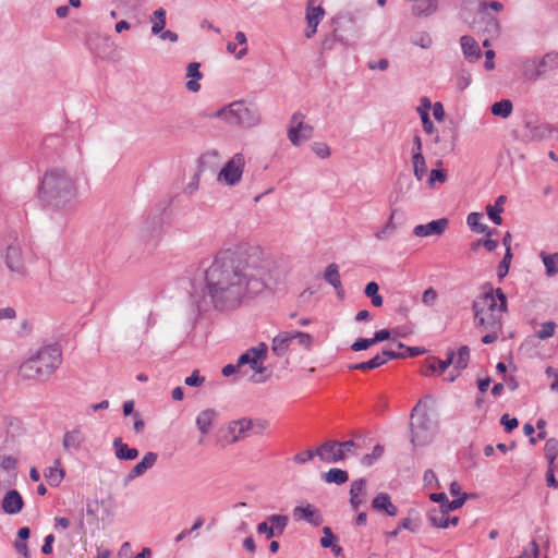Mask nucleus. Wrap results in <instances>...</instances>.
Returning a JSON list of instances; mask_svg holds the SVG:
<instances>
[{"label":"nucleus","instance_id":"5701e85b","mask_svg":"<svg viewBox=\"0 0 558 558\" xmlns=\"http://www.w3.org/2000/svg\"><path fill=\"white\" fill-rule=\"evenodd\" d=\"M293 340V336L289 331L279 332L271 342V352L278 357L287 354L289 347Z\"/></svg>","mask_w":558,"mask_h":558},{"label":"nucleus","instance_id":"f3484780","mask_svg":"<svg viewBox=\"0 0 558 558\" xmlns=\"http://www.w3.org/2000/svg\"><path fill=\"white\" fill-rule=\"evenodd\" d=\"M468 498L466 494H462L461 497L449 500L445 493H433L429 495V499L434 502L439 504V510L453 511L463 506Z\"/></svg>","mask_w":558,"mask_h":558},{"label":"nucleus","instance_id":"b1692460","mask_svg":"<svg viewBox=\"0 0 558 558\" xmlns=\"http://www.w3.org/2000/svg\"><path fill=\"white\" fill-rule=\"evenodd\" d=\"M525 136L531 141H542L548 137L554 129L547 123H532L525 125Z\"/></svg>","mask_w":558,"mask_h":558},{"label":"nucleus","instance_id":"0eeeda50","mask_svg":"<svg viewBox=\"0 0 558 558\" xmlns=\"http://www.w3.org/2000/svg\"><path fill=\"white\" fill-rule=\"evenodd\" d=\"M472 310H486L489 313L502 315L507 311V298L500 288L490 289L474 300Z\"/></svg>","mask_w":558,"mask_h":558},{"label":"nucleus","instance_id":"69168bd1","mask_svg":"<svg viewBox=\"0 0 558 558\" xmlns=\"http://www.w3.org/2000/svg\"><path fill=\"white\" fill-rule=\"evenodd\" d=\"M257 533L258 534H262V535H265L267 538H271L274 536H277L276 533L274 532V529L272 526L270 525V523L268 522V520L264 521V522H260L258 525H257Z\"/></svg>","mask_w":558,"mask_h":558},{"label":"nucleus","instance_id":"6e6552de","mask_svg":"<svg viewBox=\"0 0 558 558\" xmlns=\"http://www.w3.org/2000/svg\"><path fill=\"white\" fill-rule=\"evenodd\" d=\"M244 166V155L241 153L235 154L220 170L218 181L230 186L236 185L242 179Z\"/></svg>","mask_w":558,"mask_h":558},{"label":"nucleus","instance_id":"864d4df0","mask_svg":"<svg viewBox=\"0 0 558 558\" xmlns=\"http://www.w3.org/2000/svg\"><path fill=\"white\" fill-rule=\"evenodd\" d=\"M401 530H410L411 532H417V526H413L411 519L405 518L399 523L397 529H395L393 531L387 532L386 535L388 537L395 538L399 535Z\"/></svg>","mask_w":558,"mask_h":558},{"label":"nucleus","instance_id":"412c9836","mask_svg":"<svg viewBox=\"0 0 558 558\" xmlns=\"http://www.w3.org/2000/svg\"><path fill=\"white\" fill-rule=\"evenodd\" d=\"M24 501L21 494L15 490H9L2 500V509L8 514H16L23 509Z\"/></svg>","mask_w":558,"mask_h":558},{"label":"nucleus","instance_id":"e2e57ef3","mask_svg":"<svg viewBox=\"0 0 558 558\" xmlns=\"http://www.w3.org/2000/svg\"><path fill=\"white\" fill-rule=\"evenodd\" d=\"M365 485H366V481L364 478H359V480L353 481L351 483L350 497L365 495L363 493Z\"/></svg>","mask_w":558,"mask_h":558},{"label":"nucleus","instance_id":"3c124183","mask_svg":"<svg viewBox=\"0 0 558 558\" xmlns=\"http://www.w3.org/2000/svg\"><path fill=\"white\" fill-rule=\"evenodd\" d=\"M511 259H512V252L507 250V252L504 255V258L501 259V262L499 263L498 268H497V275L500 279H502L504 277L507 276L509 268H510Z\"/></svg>","mask_w":558,"mask_h":558},{"label":"nucleus","instance_id":"f257e3e1","mask_svg":"<svg viewBox=\"0 0 558 558\" xmlns=\"http://www.w3.org/2000/svg\"><path fill=\"white\" fill-rule=\"evenodd\" d=\"M269 287L266 270L243 252L221 251L211 260H203L192 282L191 296L198 310L210 303L217 311H232L246 296H255Z\"/></svg>","mask_w":558,"mask_h":558},{"label":"nucleus","instance_id":"1a4fd4ad","mask_svg":"<svg viewBox=\"0 0 558 558\" xmlns=\"http://www.w3.org/2000/svg\"><path fill=\"white\" fill-rule=\"evenodd\" d=\"M305 116L294 112L288 128V138L294 146L307 141L313 135V126L304 122Z\"/></svg>","mask_w":558,"mask_h":558},{"label":"nucleus","instance_id":"9b49d317","mask_svg":"<svg viewBox=\"0 0 558 558\" xmlns=\"http://www.w3.org/2000/svg\"><path fill=\"white\" fill-rule=\"evenodd\" d=\"M315 454L326 463H337L344 460V450L339 448L338 440H327L316 448Z\"/></svg>","mask_w":558,"mask_h":558},{"label":"nucleus","instance_id":"79ce46f5","mask_svg":"<svg viewBox=\"0 0 558 558\" xmlns=\"http://www.w3.org/2000/svg\"><path fill=\"white\" fill-rule=\"evenodd\" d=\"M421 101L424 107V109H418L420 114H421L422 124H423L424 131L428 134H432L435 130L434 124L430 121L429 114H428V110L432 105H430L429 99L426 97H423Z\"/></svg>","mask_w":558,"mask_h":558},{"label":"nucleus","instance_id":"a18cd8bd","mask_svg":"<svg viewBox=\"0 0 558 558\" xmlns=\"http://www.w3.org/2000/svg\"><path fill=\"white\" fill-rule=\"evenodd\" d=\"M412 162L414 168V175L418 181L423 180L424 175L427 172V167L425 162V158L422 153H415L412 156Z\"/></svg>","mask_w":558,"mask_h":558},{"label":"nucleus","instance_id":"2eb2a0df","mask_svg":"<svg viewBox=\"0 0 558 558\" xmlns=\"http://www.w3.org/2000/svg\"><path fill=\"white\" fill-rule=\"evenodd\" d=\"M477 325L488 330L498 331L501 328V315L489 313L486 310H473Z\"/></svg>","mask_w":558,"mask_h":558},{"label":"nucleus","instance_id":"c9c22d12","mask_svg":"<svg viewBox=\"0 0 558 558\" xmlns=\"http://www.w3.org/2000/svg\"><path fill=\"white\" fill-rule=\"evenodd\" d=\"M483 215L481 213H471L466 218L468 226L477 233H485L486 236H492L493 231L481 222Z\"/></svg>","mask_w":558,"mask_h":558},{"label":"nucleus","instance_id":"cd10ccee","mask_svg":"<svg viewBox=\"0 0 558 558\" xmlns=\"http://www.w3.org/2000/svg\"><path fill=\"white\" fill-rule=\"evenodd\" d=\"M522 74L525 80L535 82L543 77L537 58L526 59L522 62Z\"/></svg>","mask_w":558,"mask_h":558},{"label":"nucleus","instance_id":"a211bd4d","mask_svg":"<svg viewBox=\"0 0 558 558\" xmlns=\"http://www.w3.org/2000/svg\"><path fill=\"white\" fill-rule=\"evenodd\" d=\"M84 442L85 435L83 430L78 427H75L64 434L62 445L65 451L77 452L81 450Z\"/></svg>","mask_w":558,"mask_h":558},{"label":"nucleus","instance_id":"7c9ffc66","mask_svg":"<svg viewBox=\"0 0 558 558\" xmlns=\"http://www.w3.org/2000/svg\"><path fill=\"white\" fill-rule=\"evenodd\" d=\"M216 412L214 410H204L196 417V426L203 435H207L210 432Z\"/></svg>","mask_w":558,"mask_h":558},{"label":"nucleus","instance_id":"0e129e2a","mask_svg":"<svg viewBox=\"0 0 558 558\" xmlns=\"http://www.w3.org/2000/svg\"><path fill=\"white\" fill-rule=\"evenodd\" d=\"M312 149L319 158L325 159L330 156V148L325 143H314Z\"/></svg>","mask_w":558,"mask_h":558},{"label":"nucleus","instance_id":"49530a36","mask_svg":"<svg viewBox=\"0 0 558 558\" xmlns=\"http://www.w3.org/2000/svg\"><path fill=\"white\" fill-rule=\"evenodd\" d=\"M544 454L548 464L554 465L555 459L558 456V439L549 438L544 447Z\"/></svg>","mask_w":558,"mask_h":558},{"label":"nucleus","instance_id":"603ef678","mask_svg":"<svg viewBox=\"0 0 558 558\" xmlns=\"http://www.w3.org/2000/svg\"><path fill=\"white\" fill-rule=\"evenodd\" d=\"M395 210L391 213L387 223L385 225V227L378 231L375 236L378 239V240H384L386 238H388L390 234H392L397 227L396 225L393 223V217H395Z\"/></svg>","mask_w":558,"mask_h":558},{"label":"nucleus","instance_id":"72a5a7b5","mask_svg":"<svg viewBox=\"0 0 558 558\" xmlns=\"http://www.w3.org/2000/svg\"><path fill=\"white\" fill-rule=\"evenodd\" d=\"M539 257L544 264L546 276H556L558 274V252L554 254H548L542 251L539 253Z\"/></svg>","mask_w":558,"mask_h":558},{"label":"nucleus","instance_id":"ddd939ff","mask_svg":"<svg viewBox=\"0 0 558 558\" xmlns=\"http://www.w3.org/2000/svg\"><path fill=\"white\" fill-rule=\"evenodd\" d=\"M158 454L153 451L146 452L142 460L136 463L133 469L125 475L124 485H128L130 482L135 480L136 477L143 475L148 469L153 468L157 462Z\"/></svg>","mask_w":558,"mask_h":558},{"label":"nucleus","instance_id":"052dcab7","mask_svg":"<svg viewBox=\"0 0 558 558\" xmlns=\"http://www.w3.org/2000/svg\"><path fill=\"white\" fill-rule=\"evenodd\" d=\"M323 533L324 536L320 538V546L323 548H329L333 544L336 536L329 526H324Z\"/></svg>","mask_w":558,"mask_h":558},{"label":"nucleus","instance_id":"7ed1b4c3","mask_svg":"<svg viewBox=\"0 0 558 558\" xmlns=\"http://www.w3.org/2000/svg\"><path fill=\"white\" fill-rule=\"evenodd\" d=\"M61 361L62 352L57 344L44 345L20 365L17 375L23 380H46Z\"/></svg>","mask_w":558,"mask_h":558},{"label":"nucleus","instance_id":"a878e982","mask_svg":"<svg viewBox=\"0 0 558 558\" xmlns=\"http://www.w3.org/2000/svg\"><path fill=\"white\" fill-rule=\"evenodd\" d=\"M461 48L466 60L474 62L481 57V48L477 41L468 35H464L460 39Z\"/></svg>","mask_w":558,"mask_h":558},{"label":"nucleus","instance_id":"c03bdc74","mask_svg":"<svg viewBox=\"0 0 558 558\" xmlns=\"http://www.w3.org/2000/svg\"><path fill=\"white\" fill-rule=\"evenodd\" d=\"M512 109V102L509 99H502L492 106V113L506 119L511 114Z\"/></svg>","mask_w":558,"mask_h":558},{"label":"nucleus","instance_id":"338daca9","mask_svg":"<svg viewBox=\"0 0 558 558\" xmlns=\"http://www.w3.org/2000/svg\"><path fill=\"white\" fill-rule=\"evenodd\" d=\"M500 424L504 425L505 427V430L507 433H510L512 432L514 428L518 427L519 425V422L515 417L513 418H510V416L508 414H504L500 418Z\"/></svg>","mask_w":558,"mask_h":558},{"label":"nucleus","instance_id":"8fccbe9b","mask_svg":"<svg viewBox=\"0 0 558 558\" xmlns=\"http://www.w3.org/2000/svg\"><path fill=\"white\" fill-rule=\"evenodd\" d=\"M293 340H296L299 345L305 350H310L313 344V337L310 333L302 331H291Z\"/></svg>","mask_w":558,"mask_h":558},{"label":"nucleus","instance_id":"bb28decb","mask_svg":"<svg viewBox=\"0 0 558 558\" xmlns=\"http://www.w3.org/2000/svg\"><path fill=\"white\" fill-rule=\"evenodd\" d=\"M112 447L116 458L119 460L132 461L138 456V450L136 448H129L120 437L113 439Z\"/></svg>","mask_w":558,"mask_h":558},{"label":"nucleus","instance_id":"aec40b11","mask_svg":"<svg viewBox=\"0 0 558 558\" xmlns=\"http://www.w3.org/2000/svg\"><path fill=\"white\" fill-rule=\"evenodd\" d=\"M372 508L377 512H384L389 517L398 514V508L392 504L390 496L387 493H379L372 500Z\"/></svg>","mask_w":558,"mask_h":558},{"label":"nucleus","instance_id":"774afa93","mask_svg":"<svg viewBox=\"0 0 558 558\" xmlns=\"http://www.w3.org/2000/svg\"><path fill=\"white\" fill-rule=\"evenodd\" d=\"M314 456H315V452L307 449V450L296 453L293 457V461L298 464H304V463L311 461L314 458Z\"/></svg>","mask_w":558,"mask_h":558},{"label":"nucleus","instance_id":"de8ad7c7","mask_svg":"<svg viewBox=\"0 0 558 558\" xmlns=\"http://www.w3.org/2000/svg\"><path fill=\"white\" fill-rule=\"evenodd\" d=\"M381 366V361L379 360L378 355L376 354L373 359L361 362L356 364L349 365V369H357V371H369Z\"/></svg>","mask_w":558,"mask_h":558},{"label":"nucleus","instance_id":"4468645a","mask_svg":"<svg viewBox=\"0 0 558 558\" xmlns=\"http://www.w3.org/2000/svg\"><path fill=\"white\" fill-rule=\"evenodd\" d=\"M448 227V219L440 218L426 225H417L413 229L416 236L441 235Z\"/></svg>","mask_w":558,"mask_h":558},{"label":"nucleus","instance_id":"f03ea898","mask_svg":"<svg viewBox=\"0 0 558 558\" xmlns=\"http://www.w3.org/2000/svg\"><path fill=\"white\" fill-rule=\"evenodd\" d=\"M38 197L53 209H71L77 202L76 180L65 169L53 167L45 172L38 189Z\"/></svg>","mask_w":558,"mask_h":558},{"label":"nucleus","instance_id":"6e6d98bb","mask_svg":"<svg viewBox=\"0 0 558 558\" xmlns=\"http://www.w3.org/2000/svg\"><path fill=\"white\" fill-rule=\"evenodd\" d=\"M556 329V324L554 322H546L542 324L541 328L537 330V338L541 340H545L554 336Z\"/></svg>","mask_w":558,"mask_h":558},{"label":"nucleus","instance_id":"e433bc0d","mask_svg":"<svg viewBox=\"0 0 558 558\" xmlns=\"http://www.w3.org/2000/svg\"><path fill=\"white\" fill-rule=\"evenodd\" d=\"M437 9L436 0H414L412 12L415 15H429Z\"/></svg>","mask_w":558,"mask_h":558},{"label":"nucleus","instance_id":"c756f323","mask_svg":"<svg viewBox=\"0 0 558 558\" xmlns=\"http://www.w3.org/2000/svg\"><path fill=\"white\" fill-rule=\"evenodd\" d=\"M453 356L454 351L452 349H448L445 360H439L435 356L430 357L428 368L432 373L438 372L439 374H442L450 365H452Z\"/></svg>","mask_w":558,"mask_h":558},{"label":"nucleus","instance_id":"58836bf2","mask_svg":"<svg viewBox=\"0 0 558 558\" xmlns=\"http://www.w3.org/2000/svg\"><path fill=\"white\" fill-rule=\"evenodd\" d=\"M323 478L325 480L326 483L341 485L348 481L349 474L344 470L333 468L330 469L328 472L324 473Z\"/></svg>","mask_w":558,"mask_h":558},{"label":"nucleus","instance_id":"4d7b16f0","mask_svg":"<svg viewBox=\"0 0 558 558\" xmlns=\"http://www.w3.org/2000/svg\"><path fill=\"white\" fill-rule=\"evenodd\" d=\"M379 360L381 361V365L386 364L388 361L397 360V359H404L405 354L402 352H396L393 350H383L380 353L377 354Z\"/></svg>","mask_w":558,"mask_h":558},{"label":"nucleus","instance_id":"9d476101","mask_svg":"<svg viewBox=\"0 0 558 558\" xmlns=\"http://www.w3.org/2000/svg\"><path fill=\"white\" fill-rule=\"evenodd\" d=\"M267 355V345L264 342H260L257 347L250 348L245 353L241 354L238 357L236 366L240 368L250 364L251 368L256 372H262L264 367L260 365V362L266 359Z\"/></svg>","mask_w":558,"mask_h":558},{"label":"nucleus","instance_id":"bf43d9fd","mask_svg":"<svg viewBox=\"0 0 558 558\" xmlns=\"http://www.w3.org/2000/svg\"><path fill=\"white\" fill-rule=\"evenodd\" d=\"M373 344H375L373 338H360L351 344V350L359 352L367 350Z\"/></svg>","mask_w":558,"mask_h":558},{"label":"nucleus","instance_id":"680f3d73","mask_svg":"<svg viewBox=\"0 0 558 558\" xmlns=\"http://www.w3.org/2000/svg\"><path fill=\"white\" fill-rule=\"evenodd\" d=\"M437 298H438L437 291L434 288L429 287L428 289H426L423 292L422 302L426 306H433L435 304V302L437 301Z\"/></svg>","mask_w":558,"mask_h":558},{"label":"nucleus","instance_id":"f704fd0d","mask_svg":"<svg viewBox=\"0 0 558 558\" xmlns=\"http://www.w3.org/2000/svg\"><path fill=\"white\" fill-rule=\"evenodd\" d=\"M506 201H507V197L505 195H500L497 197L494 205L486 206V213H487L489 219L495 225L499 226L502 223V218L500 216V213H502V210H504L502 205L505 204Z\"/></svg>","mask_w":558,"mask_h":558},{"label":"nucleus","instance_id":"20e7f679","mask_svg":"<svg viewBox=\"0 0 558 558\" xmlns=\"http://www.w3.org/2000/svg\"><path fill=\"white\" fill-rule=\"evenodd\" d=\"M216 117L227 123L240 128H253L260 122V113L254 106H247L244 101H233L229 106L218 110Z\"/></svg>","mask_w":558,"mask_h":558},{"label":"nucleus","instance_id":"13d9d810","mask_svg":"<svg viewBox=\"0 0 558 558\" xmlns=\"http://www.w3.org/2000/svg\"><path fill=\"white\" fill-rule=\"evenodd\" d=\"M480 246L485 247L488 252H493L497 248L498 243H497V241L492 240V239H489V236H487V239H480L476 242H474L472 244V250L475 251Z\"/></svg>","mask_w":558,"mask_h":558},{"label":"nucleus","instance_id":"4be33fe9","mask_svg":"<svg viewBox=\"0 0 558 558\" xmlns=\"http://www.w3.org/2000/svg\"><path fill=\"white\" fill-rule=\"evenodd\" d=\"M254 426V422L251 418H240L232 421L229 424L228 432L232 436L231 442H236L244 438L246 433Z\"/></svg>","mask_w":558,"mask_h":558},{"label":"nucleus","instance_id":"4c0bfd02","mask_svg":"<svg viewBox=\"0 0 558 558\" xmlns=\"http://www.w3.org/2000/svg\"><path fill=\"white\" fill-rule=\"evenodd\" d=\"M538 62L544 76L546 72L558 69V52L550 51L538 59Z\"/></svg>","mask_w":558,"mask_h":558},{"label":"nucleus","instance_id":"dca6fc26","mask_svg":"<svg viewBox=\"0 0 558 558\" xmlns=\"http://www.w3.org/2000/svg\"><path fill=\"white\" fill-rule=\"evenodd\" d=\"M293 517L295 520L306 521L314 526H319L324 521L320 511L313 508L312 505H307L305 507H295L293 509Z\"/></svg>","mask_w":558,"mask_h":558},{"label":"nucleus","instance_id":"5fc2aeb1","mask_svg":"<svg viewBox=\"0 0 558 558\" xmlns=\"http://www.w3.org/2000/svg\"><path fill=\"white\" fill-rule=\"evenodd\" d=\"M383 453H384V447L380 445H376L373 448L372 453L365 454L362 457L361 462L363 465L371 466L375 460H377L378 458H380L383 456Z\"/></svg>","mask_w":558,"mask_h":558},{"label":"nucleus","instance_id":"39448f33","mask_svg":"<svg viewBox=\"0 0 558 558\" xmlns=\"http://www.w3.org/2000/svg\"><path fill=\"white\" fill-rule=\"evenodd\" d=\"M422 401L411 411V442L414 447H424L432 442L436 435L437 423L434 422L426 411L418 413Z\"/></svg>","mask_w":558,"mask_h":558},{"label":"nucleus","instance_id":"c85d7f7f","mask_svg":"<svg viewBox=\"0 0 558 558\" xmlns=\"http://www.w3.org/2000/svg\"><path fill=\"white\" fill-rule=\"evenodd\" d=\"M201 64L198 62H191L186 68V76L191 77L185 83V87L187 90L197 93L201 89V84L197 82L203 77V74L199 71Z\"/></svg>","mask_w":558,"mask_h":558},{"label":"nucleus","instance_id":"6ab92c4d","mask_svg":"<svg viewBox=\"0 0 558 558\" xmlns=\"http://www.w3.org/2000/svg\"><path fill=\"white\" fill-rule=\"evenodd\" d=\"M325 15V10L323 7H307L306 9V22H307V29L305 32L306 38H311L315 35L317 32V26L320 23Z\"/></svg>","mask_w":558,"mask_h":558},{"label":"nucleus","instance_id":"473e14b6","mask_svg":"<svg viewBox=\"0 0 558 558\" xmlns=\"http://www.w3.org/2000/svg\"><path fill=\"white\" fill-rule=\"evenodd\" d=\"M60 460L54 461V466H49L45 470L44 475L50 486L57 487L62 482L65 473L64 470L59 468Z\"/></svg>","mask_w":558,"mask_h":558},{"label":"nucleus","instance_id":"393cba45","mask_svg":"<svg viewBox=\"0 0 558 558\" xmlns=\"http://www.w3.org/2000/svg\"><path fill=\"white\" fill-rule=\"evenodd\" d=\"M324 279L335 288L337 295L342 299L344 296V290L342 288L339 266L335 263L329 264L324 272Z\"/></svg>","mask_w":558,"mask_h":558},{"label":"nucleus","instance_id":"09e8293b","mask_svg":"<svg viewBox=\"0 0 558 558\" xmlns=\"http://www.w3.org/2000/svg\"><path fill=\"white\" fill-rule=\"evenodd\" d=\"M205 523V520L203 517H197L193 523V525L190 529L182 530L177 536L175 542H182L186 536L191 535L195 531L199 530Z\"/></svg>","mask_w":558,"mask_h":558},{"label":"nucleus","instance_id":"37998d69","mask_svg":"<svg viewBox=\"0 0 558 558\" xmlns=\"http://www.w3.org/2000/svg\"><path fill=\"white\" fill-rule=\"evenodd\" d=\"M470 361V349L468 345H462L458 350V354L453 356L452 365L457 371L464 369Z\"/></svg>","mask_w":558,"mask_h":558},{"label":"nucleus","instance_id":"ea45409f","mask_svg":"<svg viewBox=\"0 0 558 558\" xmlns=\"http://www.w3.org/2000/svg\"><path fill=\"white\" fill-rule=\"evenodd\" d=\"M166 15L167 12L163 8H159L154 11L153 15L150 16V22L153 24L151 33L154 35L159 34L162 29H165Z\"/></svg>","mask_w":558,"mask_h":558},{"label":"nucleus","instance_id":"a19ab883","mask_svg":"<svg viewBox=\"0 0 558 558\" xmlns=\"http://www.w3.org/2000/svg\"><path fill=\"white\" fill-rule=\"evenodd\" d=\"M267 520L277 536H280L289 524V517L284 514H271L267 517Z\"/></svg>","mask_w":558,"mask_h":558},{"label":"nucleus","instance_id":"2f4dec72","mask_svg":"<svg viewBox=\"0 0 558 558\" xmlns=\"http://www.w3.org/2000/svg\"><path fill=\"white\" fill-rule=\"evenodd\" d=\"M449 512L434 508L428 511L427 519L433 526L447 529L449 526Z\"/></svg>","mask_w":558,"mask_h":558},{"label":"nucleus","instance_id":"f8f14e48","mask_svg":"<svg viewBox=\"0 0 558 558\" xmlns=\"http://www.w3.org/2000/svg\"><path fill=\"white\" fill-rule=\"evenodd\" d=\"M5 264L11 271L22 274L24 271V258L20 242L14 239L5 250Z\"/></svg>","mask_w":558,"mask_h":558},{"label":"nucleus","instance_id":"423d86ee","mask_svg":"<svg viewBox=\"0 0 558 558\" xmlns=\"http://www.w3.org/2000/svg\"><path fill=\"white\" fill-rule=\"evenodd\" d=\"M470 28L474 33L489 35L490 37H497L499 35V21L494 14L489 13L487 2H480L473 21L470 23Z\"/></svg>","mask_w":558,"mask_h":558}]
</instances>
